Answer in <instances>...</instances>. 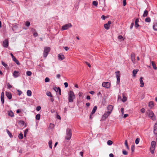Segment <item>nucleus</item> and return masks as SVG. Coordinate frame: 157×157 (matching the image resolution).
<instances>
[{
  "mask_svg": "<svg viewBox=\"0 0 157 157\" xmlns=\"http://www.w3.org/2000/svg\"><path fill=\"white\" fill-rule=\"evenodd\" d=\"M146 115L153 121H155L156 117L153 112L151 110H148L146 112Z\"/></svg>",
  "mask_w": 157,
  "mask_h": 157,
  "instance_id": "1",
  "label": "nucleus"
},
{
  "mask_svg": "<svg viewBox=\"0 0 157 157\" xmlns=\"http://www.w3.org/2000/svg\"><path fill=\"white\" fill-rule=\"evenodd\" d=\"M68 101L69 102H73V100L75 98V96L74 92L71 90H70L68 93Z\"/></svg>",
  "mask_w": 157,
  "mask_h": 157,
  "instance_id": "2",
  "label": "nucleus"
},
{
  "mask_svg": "<svg viewBox=\"0 0 157 157\" xmlns=\"http://www.w3.org/2000/svg\"><path fill=\"white\" fill-rule=\"evenodd\" d=\"M66 136L65 139L67 140H69L71 138L72 134L71 131L70 129L67 128L66 130Z\"/></svg>",
  "mask_w": 157,
  "mask_h": 157,
  "instance_id": "3",
  "label": "nucleus"
},
{
  "mask_svg": "<svg viewBox=\"0 0 157 157\" xmlns=\"http://www.w3.org/2000/svg\"><path fill=\"white\" fill-rule=\"evenodd\" d=\"M155 143L154 141H152L151 144V146L150 148V152L151 154L154 153V151L155 148Z\"/></svg>",
  "mask_w": 157,
  "mask_h": 157,
  "instance_id": "4",
  "label": "nucleus"
},
{
  "mask_svg": "<svg viewBox=\"0 0 157 157\" xmlns=\"http://www.w3.org/2000/svg\"><path fill=\"white\" fill-rule=\"evenodd\" d=\"M50 48L49 47H45L44 49L43 56L44 57H46L48 56Z\"/></svg>",
  "mask_w": 157,
  "mask_h": 157,
  "instance_id": "5",
  "label": "nucleus"
},
{
  "mask_svg": "<svg viewBox=\"0 0 157 157\" xmlns=\"http://www.w3.org/2000/svg\"><path fill=\"white\" fill-rule=\"evenodd\" d=\"M72 26L71 23H68L65 24L62 27V30H67L69 28H71Z\"/></svg>",
  "mask_w": 157,
  "mask_h": 157,
  "instance_id": "6",
  "label": "nucleus"
},
{
  "mask_svg": "<svg viewBox=\"0 0 157 157\" xmlns=\"http://www.w3.org/2000/svg\"><path fill=\"white\" fill-rule=\"evenodd\" d=\"M116 77L117 79V83L118 84H119L120 81V74L119 71H117L115 72Z\"/></svg>",
  "mask_w": 157,
  "mask_h": 157,
  "instance_id": "7",
  "label": "nucleus"
},
{
  "mask_svg": "<svg viewBox=\"0 0 157 157\" xmlns=\"http://www.w3.org/2000/svg\"><path fill=\"white\" fill-rule=\"evenodd\" d=\"M20 73L19 71H14L13 74V76L15 78H17L20 76Z\"/></svg>",
  "mask_w": 157,
  "mask_h": 157,
  "instance_id": "8",
  "label": "nucleus"
},
{
  "mask_svg": "<svg viewBox=\"0 0 157 157\" xmlns=\"http://www.w3.org/2000/svg\"><path fill=\"white\" fill-rule=\"evenodd\" d=\"M111 114L110 112H108L107 111L105 112L103 116L102 119L103 120L105 119L108 117Z\"/></svg>",
  "mask_w": 157,
  "mask_h": 157,
  "instance_id": "9",
  "label": "nucleus"
},
{
  "mask_svg": "<svg viewBox=\"0 0 157 157\" xmlns=\"http://www.w3.org/2000/svg\"><path fill=\"white\" fill-rule=\"evenodd\" d=\"M102 86L106 88H109L110 86V83L109 82H104L102 83Z\"/></svg>",
  "mask_w": 157,
  "mask_h": 157,
  "instance_id": "10",
  "label": "nucleus"
},
{
  "mask_svg": "<svg viewBox=\"0 0 157 157\" xmlns=\"http://www.w3.org/2000/svg\"><path fill=\"white\" fill-rule=\"evenodd\" d=\"M9 42L7 39H5L2 43V45L4 47L7 48L8 46Z\"/></svg>",
  "mask_w": 157,
  "mask_h": 157,
  "instance_id": "11",
  "label": "nucleus"
},
{
  "mask_svg": "<svg viewBox=\"0 0 157 157\" xmlns=\"http://www.w3.org/2000/svg\"><path fill=\"white\" fill-rule=\"evenodd\" d=\"M113 109V106L112 105H109L107 107V111L108 112H110V113H111Z\"/></svg>",
  "mask_w": 157,
  "mask_h": 157,
  "instance_id": "12",
  "label": "nucleus"
},
{
  "mask_svg": "<svg viewBox=\"0 0 157 157\" xmlns=\"http://www.w3.org/2000/svg\"><path fill=\"white\" fill-rule=\"evenodd\" d=\"M54 90L56 92H59V94L61 95V90L59 87H54Z\"/></svg>",
  "mask_w": 157,
  "mask_h": 157,
  "instance_id": "13",
  "label": "nucleus"
},
{
  "mask_svg": "<svg viewBox=\"0 0 157 157\" xmlns=\"http://www.w3.org/2000/svg\"><path fill=\"white\" fill-rule=\"evenodd\" d=\"M6 95L9 99H11L12 96L11 93L9 92H6Z\"/></svg>",
  "mask_w": 157,
  "mask_h": 157,
  "instance_id": "14",
  "label": "nucleus"
},
{
  "mask_svg": "<svg viewBox=\"0 0 157 157\" xmlns=\"http://www.w3.org/2000/svg\"><path fill=\"white\" fill-rule=\"evenodd\" d=\"M131 58L132 62L134 63L135 61V55L134 54H132L131 55Z\"/></svg>",
  "mask_w": 157,
  "mask_h": 157,
  "instance_id": "15",
  "label": "nucleus"
},
{
  "mask_svg": "<svg viewBox=\"0 0 157 157\" xmlns=\"http://www.w3.org/2000/svg\"><path fill=\"white\" fill-rule=\"evenodd\" d=\"M154 133L155 134H157V124L155 123L154 126Z\"/></svg>",
  "mask_w": 157,
  "mask_h": 157,
  "instance_id": "16",
  "label": "nucleus"
},
{
  "mask_svg": "<svg viewBox=\"0 0 157 157\" xmlns=\"http://www.w3.org/2000/svg\"><path fill=\"white\" fill-rule=\"evenodd\" d=\"M143 77H141L140 79V86L141 87H142L144 86V82L143 80Z\"/></svg>",
  "mask_w": 157,
  "mask_h": 157,
  "instance_id": "17",
  "label": "nucleus"
},
{
  "mask_svg": "<svg viewBox=\"0 0 157 157\" xmlns=\"http://www.w3.org/2000/svg\"><path fill=\"white\" fill-rule=\"evenodd\" d=\"M58 58L59 59L62 60L65 58V57L63 54H59L58 55Z\"/></svg>",
  "mask_w": 157,
  "mask_h": 157,
  "instance_id": "18",
  "label": "nucleus"
},
{
  "mask_svg": "<svg viewBox=\"0 0 157 157\" xmlns=\"http://www.w3.org/2000/svg\"><path fill=\"white\" fill-rule=\"evenodd\" d=\"M4 93L3 92H2L1 93V101L2 103L3 104L4 103Z\"/></svg>",
  "mask_w": 157,
  "mask_h": 157,
  "instance_id": "19",
  "label": "nucleus"
},
{
  "mask_svg": "<svg viewBox=\"0 0 157 157\" xmlns=\"http://www.w3.org/2000/svg\"><path fill=\"white\" fill-rule=\"evenodd\" d=\"M139 21V20L137 18L136 19L135 22V27L136 28H137L139 26V25L138 24Z\"/></svg>",
  "mask_w": 157,
  "mask_h": 157,
  "instance_id": "20",
  "label": "nucleus"
},
{
  "mask_svg": "<svg viewBox=\"0 0 157 157\" xmlns=\"http://www.w3.org/2000/svg\"><path fill=\"white\" fill-rule=\"evenodd\" d=\"M31 31L33 33V35L35 36H38V34L36 32L35 30L33 29L32 28L31 29Z\"/></svg>",
  "mask_w": 157,
  "mask_h": 157,
  "instance_id": "21",
  "label": "nucleus"
},
{
  "mask_svg": "<svg viewBox=\"0 0 157 157\" xmlns=\"http://www.w3.org/2000/svg\"><path fill=\"white\" fill-rule=\"evenodd\" d=\"M97 109V107L96 106H95L93 108L92 111L91 112V114H93L96 111Z\"/></svg>",
  "mask_w": 157,
  "mask_h": 157,
  "instance_id": "22",
  "label": "nucleus"
},
{
  "mask_svg": "<svg viewBox=\"0 0 157 157\" xmlns=\"http://www.w3.org/2000/svg\"><path fill=\"white\" fill-rule=\"evenodd\" d=\"M8 114L9 116L11 117H13L14 116L13 113L11 111H8Z\"/></svg>",
  "mask_w": 157,
  "mask_h": 157,
  "instance_id": "23",
  "label": "nucleus"
},
{
  "mask_svg": "<svg viewBox=\"0 0 157 157\" xmlns=\"http://www.w3.org/2000/svg\"><path fill=\"white\" fill-rule=\"evenodd\" d=\"M151 63L153 68L155 70H157V67H156L155 64L154 63L153 61H151Z\"/></svg>",
  "mask_w": 157,
  "mask_h": 157,
  "instance_id": "24",
  "label": "nucleus"
},
{
  "mask_svg": "<svg viewBox=\"0 0 157 157\" xmlns=\"http://www.w3.org/2000/svg\"><path fill=\"white\" fill-rule=\"evenodd\" d=\"M148 105L150 108H152L154 106L153 102L152 101L149 102L148 104Z\"/></svg>",
  "mask_w": 157,
  "mask_h": 157,
  "instance_id": "25",
  "label": "nucleus"
},
{
  "mask_svg": "<svg viewBox=\"0 0 157 157\" xmlns=\"http://www.w3.org/2000/svg\"><path fill=\"white\" fill-rule=\"evenodd\" d=\"M122 97H123V98L122 99V102H125L127 100V98L124 95V94L122 95Z\"/></svg>",
  "mask_w": 157,
  "mask_h": 157,
  "instance_id": "26",
  "label": "nucleus"
},
{
  "mask_svg": "<svg viewBox=\"0 0 157 157\" xmlns=\"http://www.w3.org/2000/svg\"><path fill=\"white\" fill-rule=\"evenodd\" d=\"M110 27V25H109L107 23L104 24V27L105 28L107 29L108 30L109 29V27Z\"/></svg>",
  "mask_w": 157,
  "mask_h": 157,
  "instance_id": "27",
  "label": "nucleus"
},
{
  "mask_svg": "<svg viewBox=\"0 0 157 157\" xmlns=\"http://www.w3.org/2000/svg\"><path fill=\"white\" fill-rule=\"evenodd\" d=\"M138 71V70H137V69L134 70H133L132 73H133V76L135 77L136 76V75L137 74Z\"/></svg>",
  "mask_w": 157,
  "mask_h": 157,
  "instance_id": "28",
  "label": "nucleus"
},
{
  "mask_svg": "<svg viewBox=\"0 0 157 157\" xmlns=\"http://www.w3.org/2000/svg\"><path fill=\"white\" fill-rule=\"evenodd\" d=\"M27 94L28 96H30L32 95V92L30 90H28L27 92Z\"/></svg>",
  "mask_w": 157,
  "mask_h": 157,
  "instance_id": "29",
  "label": "nucleus"
},
{
  "mask_svg": "<svg viewBox=\"0 0 157 157\" xmlns=\"http://www.w3.org/2000/svg\"><path fill=\"white\" fill-rule=\"evenodd\" d=\"M18 138L20 140L22 139L23 138V134L21 133H20L18 136Z\"/></svg>",
  "mask_w": 157,
  "mask_h": 157,
  "instance_id": "30",
  "label": "nucleus"
},
{
  "mask_svg": "<svg viewBox=\"0 0 157 157\" xmlns=\"http://www.w3.org/2000/svg\"><path fill=\"white\" fill-rule=\"evenodd\" d=\"M13 61H14L17 64V65H19L20 63L19 62V61L18 60H17L15 57L14 58H13Z\"/></svg>",
  "mask_w": 157,
  "mask_h": 157,
  "instance_id": "31",
  "label": "nucleus"
},
{
  "mask_svg": "<svg viewBox=\"0 0 157 157\" xmlns=\"http://www.w3.org/2000/svg\"><path fill=\"white\" fill-rule=\"evenodd\" d=\"M26 75L28 76H30L32 75V72L30 71H27L26 72Z\"/></svg>",
  "mask_w": 157,
  "mask_h": 157,
  "instance_id": "32",
  "label": "nucleus"
},
{
  "mask_svg": "<svg viewBox=\"0 0 157 157\" xmlns=\"http://www.w3.org/2000/svg\"><path fill=\"white\" fill-rule=\"evenodd\" d=\"M28 129H26L24 131V136L25 137H26V135L28 132Z\"/></svg>",
  "mask_w": 157,
  "mask_h": 157,
  "instance_id": "33",
  "label": "nucleus"
},
{
  "mask_svg": "<svg viewBox=\"0 0 157 157\" xmlns=\"http://www.w3.org/2000/svg\"><path fill=\"white\" fill-rule=\"evenodd\" d=\"M148 14V11L147 10H145L144 11V13L143 14V17H146Z\"/></svg>",
  "mask_w": 157,
  "mask_h": 157,
  "instance_id": "34",
  "label": "nucleus"
},
{
  "mask_svg": "<svg viewBox=\"0 0 157 157\" xmlns=\"http://www.w3.org/2000/svg\"><path fill=\"white\" fill-rule=\"evenodd\" d=\"M153 29L154 30L157 31V23H156L153 25Z\"/></svg>",
  "mask_w": 157,
  "mask_h": 157,
  "instance_id": "35",
  "label": "nucleus"
},
{
  "mask_svg": "<svg viewBox=\"0 0 157 157\" xmlns=\"http://www.w3.org/2000/svg\"><path fill=\"white\" fill-rule=\"evenodd\" d=\"M46 95L49 97H52V95L51 94V93L50 92L48 91L46 93Z\"/></svg>",
  "mask_w": 157,
  "mask_h": 157,
  "instance_id": "36",
  "label": "nucleus"
},
{
  "mask_svg": "<svg viewBox=\"0 0 157 157\" xmlns=\"http://www.w3.org/2000/svg\"><path fill=\"white\" fill-rule=\"evenodd\" d=\"M40 114H37L36 116V119L37 120H39L40 118Z\"/></svg>",
  "mask_w": 157,
  "mask_h": 157,
  "instance_id": "37",
  "label": "nucleus"
},
{
  "mask_svg": "<svg viewBox=\"0 0 157 157\" xmlns=\"http://www.w3.org/2000/svg\"><path fill=\"white\" fill-rule=\"evenodd\" d=\"M107 144L108 145H111L113 144V142L111 140H109L107 142Z\"/></svg>",
  "mask_w": 157,
  "mask_h": 157,
  "instance_id": "38",
  "label": "nucleus"
},
{
  "mask_svg": "<svg viewBox=\"0 0 157 157\" xmlns=\"http://www.w3.org/2000/svg\"><path fill=\"white\" fill-rule=\"evenodd\" d=\"M6 132H7V133L8 134V135H9V136L10 137H12V136L11 134V133L9 131L8 129H6Z\"/></svg>",
  "mask_w": 157,
  "mask_h": 157,
  "instance_id": "39",
  "label": "nucleus"
},
{
  "mask_svg": "<svg viewBox=\"0 0 157 157\" xmlns=\"http://www.w3.org/2000/svg\"><path fill=\"white\" fill-rule=\"evenodd\" d=\"M48 145L49 147L51 148H52V140H50L48 142Z\"/></svg>",
  "mask_w": 157,
  "mask_h": 157,
  "instance_id": "40",
  "label": "nucleus"
},
{
  "mask_svg": "<svg viewBox=\"0 0 157 157\" xmlns=\"http://www.w3.org/2000/svg\"><path fill=\"white\" fill-rule=\"evenodd\" d=\"M93 4L96 7H97L98 5V2L97 1H94L93 2Z\"/></svg>",
  "mask_w": 157,
  "mask_h": 157,
  "instance_id": "41",
  "label": "nucleus"
},
{
  "mask_svg": "<svg viewBox=\"0 0 157 157\" xmlns=\"http://www.w3.org/2000/svg\"><path fill=\"white\" fill-rule=\"evenodd\" d=\"M145 21L147 22H149L151 21V19L149 17H147L145 19Z\"/></svg>",
  "mask_w": 157,
  "mask_h": 157,
  "instance_id": "42",
  "label": "nucleus"
},
{
  "mask_svg": "<svg viewBox=\"0 0 157 157\" xmlns=\"http://www.w3.org/2000/svg\"><path fill=\"white\" fill-rule=\"evenodd\" d=\"M25 25L26 26L29 27L30 25V23L28 21H26L25 22Z\"/></svg>",
  "mask_w": 157,
  "mask_h": 157,
  "instance_id": "43",
  "label": "nucleus"
},
{
  "mask_svg": "<svg viewBox=\"0 0 157 157\" xmlns=\"http://www.w3.org/2000/svg\"><path fill=\"white\" fill-rule=\"evenodd\" d=\"M140 141V139L139 138H137L135 140V143L136 144H139Z\"/></svg>",
  "mask_w": 157,
  "mask_h": 157,
  "instance_id": "44",
  "label": "nucleus"
},
{
  "mask_svg": "<svg viewBox=\"0 0 157 157\" xmlns=\"http://www.w3.org/2000/svg\"><path fill=\"white\" fill-rule=\"evenodd\" d=\"M124 144H125V145L126 146V148L128 149H129V147H128V146L127 141V140H125V142H124Z\"/></svg>",
  "mask_w": 157,
  "mask_h": 157,
  "instance_id": "45",
  "label": "nucleus"
},
{
  "mask_svg": "<svg viewBox=\"0 0 157 157\" xmlns=\"http://www.w3.org/2000/svg\"><path fill=\"white\" fill-rule=\"evenodd\" d=\"M2 65L5 67H7L8 66V65L3 61H2Z\"/></svg>",
  "mask_w": 157,
  "mask_h": 157,
  "instance_id": "46",
  "label": "nucleus"
},
{
  "mask_svg": "<svg viewBox=\"0 0 157 157\" xmlns=\"http://www.w3.org/2000/svg\"><path fill=\"white\" fill-rule=\"evenodd\" d=\"M44 81L46 82H48L49 81L50 79L49 78H48V77H46Z\"/></svg>",
  "mask_w": 157,
  "mask_h": 157,
  "instance_id": "47",
  "label": "nucleus"
},
{
  "mask_svg": "<svg viewBox=\"0 0 157 157\" xmlns=\"http://www.w3.org/2000/svg\"><path fill=\"white\" fill-rule=\"evenodd\" d=\"M122 153L123 154L125 155H127L128 154L127 152L125 150H123L122 151Z\"/></svg>",
  "mask_w": 157,
  "mask_h": 157,
  "instance_id": "48",
  "label": "nucleus"
},
{
  "mask_svg": "<svg viewBox=\"0 0 157 157\" xmlns=\"http://www.w3.org/2000/svg\"><path fill=\"white\" fill-rule=\"evenodd\" d=\"M41 109V107L40 106H38L36 107V110L37 111H39Z\"/></svg>",
  "mask_w": 157,
  "mask_h": 157,
  "instance_id": "49",
  "label": "nucleus"
},
{
  "mask_svg": "<svg viewBox=\"0 0 157 157\" xmlns=\"http://www.w3.org/2000/svg\"><path fill=\"white\" fill-rule=\"evenodd\" d=\"M7 86L8 88L9 89H11L12 87V86L9 83L7 84Z\"/></svg>",
  "mask_w": 157,
  "mask_h": 157,
  "instance_id": "50",
  "label": "nucleus"
},
{
  "mask_svg": "<svg viewBox=\"0 0 157 157\" xmlns=\"http://www.w3.org/2000/svg\"><path fill=\"white\" fill-rule=\"evenodd\" d=\"M118 39L120 40H123V36L121 35H119L118 36Z\"/></svg>",
  "mask_w": 157,
  "mask_h": 157,
  "instance_id": "51",
  "label": "nucleus"
},
{
  "mask_svg": "<svg viewBox=\"0 0 157 157\" xmlns=\"http://www.w3.org/2000/svg\"><path fill=\"white\" fill-rule=\"evenodd\" d=\"M124 108H122L121 109V112L122 113V115H123L124 114Z\"/></svg>",
  "mask_w": 157,
  "mask_h": 157,
  "instance_id": "52",
  "label": "nucleus"
},
{
  "mask_svg": "<svg viewBox=\"0 0 157 157\" xmlns=\"http://www.w3.org/2000/svg\"><path fill=\"white\" fill-rule=\"evenodd\" d=\"M135 147L134 146H132L131 147V150L132 152H133L134 151Z\"/></svg>",
  "mask_w": 157,
  "mask_h": 157,
  "instance_id": "53",
  "label": "nucleus"
},
{
  "mask_svg": "<svg viewBox=\"0 0 157 157\" xmlns=\"http://www.w3.org/2000/svg\"><path fill=\"white\" fill-rule=\"evenodd\" d=\"M64 85L65 86V88H67L68 87V83L67 82H65L64 83Z\"/></svg>",
  "mask_w": 157,
  "mask_h": 157,
  "instance_id": "54",
  "label": "nucleus"
},
{
  "mask_svg": "<svg viewBox=\"0 0 157 157\" xmlns=\"http://www.w3.org/2000/svg\"><path fill=\"white\" fill-rule=\"evenodd\" d=\"M126 0H123V5L124 6H125L126 5Z\"/></svg>",
  "mask_w": 157,
  "mask_h": 157,
  "instance_id": "55",
  "label": "nucleus"
},
{
  "mask_svg": "<svg viewBox=\"0 0 157 157\" xmlns=\"http://www.w3.org/2000/svg\"><path fill=\"white\" fill-rule=\"evenodd\" d=\"M133 25H134V23H132L131 24V25L130 26V29H132V28H133Z\"/></svg>",
  "mask_w": 157,
  "mask_h": 157,
  "instance_id": "56",
  "label": "nucleus"
},
{
  "mask_svg": "<svg viewBox=\"0 0 157 157\" xmlns=\"http://www.w3.org/2000/svg\"><path fill=\"white\" fill-rule=\"evenodd\" d=\"M140 111L142 113H144L145 112V109L144 108H142L141 109Z\"/></svg>",
  "mask_w": 157,
  "mask_h": 157,
  "instance_id": "57",
  "label": "nucleus"
},
{
  "mask_svg": "<svg viewBox=\"0 0 157 157\" xmlns=\"http://www.w3.org/2000/svg\"><path fill=\"white\" fill-rule=\"evenodd\" d=\"M83 94L82 92H79L78 93V96L79 97H80L82 96V95Z\"/></svg>",
  "mask_w": 157,
  "mask_h": 157,
  "instance_id": "58",
  "label": "nucleus"
},
{
  "mask_svg": "<svg viewBox=\"0 0 157 157\" xmlns=\"http://www.w3.org/2000/svg\"><path fill=\"white\" fill-rule=\"evenodd\" d=\"M105 17L104 15H102L101 17V18L102 20H104L105 19Z\"/></svg>",
  "mask_w": 157,
  "mask_h": 157,
  "instance_id": "59",
  "label": "nucleus"
},
{
  "mask_svg": "<svg viewBox=\"0 0 157 157\" xmlns=\"http://www.w3.org/2000/svg\"><path fill=\"white\" fill-rule=\"evenodd\" d=\"M86 63L88 66V67H91L90 65L87 62H86Z\"/></svg>",
  "mask_w": 157,
  "mask_h": 157,
  "instance_id": "60",
  "label": "nucleus"
},
{
  "mask_svg": "<svg viewBox=\"0 0 157 157\" xmlns=\"http://www.w3.org/2000/svg\"><path fill=\"white\" fill-rule=\"evenodd\" d=\"M107 24L109 25H110L111 24V21H108Z\"/></svg>",
  "mask_w": 157,
  "mask_h": 157,
  "instance_id": "61",
  "label": "nucleus"
},
{
  "mask_svg": "<svg viewBox=\"0 0 157 157\" xmlns=\"http://www.w3.org/2000/svg\"><path fill=\"white\" fill-rule=\"evenodd\" d=\"M128 116V114H125L124 115V118H126Z\"/></svg>",
  "mask_w": 157,
  "mask_h": 157,
  "instance_id": "62",
  "label": "nucleus"
},
{
  "mask_svg": "<svg viewBox=\"0 0 157 157\" xmlns=\"http://www.w3.org/2000/svg\"><path fill=\"white\" fill-rule=\"evenodd\" d=\"M18 95H20L22 93V92L21 91L18 90Z\"/></svg>",
  "mask_w": 157,
  "mask_h": 157,
  "instance_id": "63",
  "label": "nucleus"
},
{
  "mask_svg": "<svg viewBox=\"0 0 157 157\" xmlns=\"http://www.w3.org/2000/svg\"><path fill=\"white\" fill-rule=\"evenodd\" d=\"M109 157H114V155L113 154L111 153L109 154Z\"/></svg>",
  "mask_w": 157,
  "mask_h": 157,
  "instance_id": "64",
  "label": "nucleus"
}]
</instances>
